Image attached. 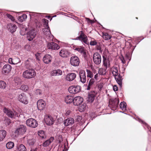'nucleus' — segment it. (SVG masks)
Returning <instances> with one entry per match:
<instances>
[{"mask_svg":"<svg viewBox=\"0 0 151 151\" xmlns=\"http://www.w3.org/2000/svg\"><path fill=\"white\" fill-rule=\"evenodd\" d=\"M81 89V87L80 86H72L68 88L69 92L71 93L75 94L79 92Z\"/></svg>","mask_w":151,"mask_h":151,"instance_id":"obj_9","label":"nucleus"},{"mask_svg":"<svg viewBox=\"0 0 151 151\" xmlns=\"http://www.w3.org/2000/svg\"><path fill=\"white\" fill-rule=\"evenodd\" d=\"M28 143L30 145H33L35 142L34 140L32 139V140H29L28 141Z\"/></svg>","mask_w":151,"mask_h":151,"instance_id":"obj_51","label":"nucleus"},{"mask_svg":"<svg viewBox=\"0 0 151 151\" xmlns=\"http://www.w3.org/2000/svg\"><path fill=\"white\" fill-rule=\"evenodd\" d=\"M36 73L32 69H29L24 71L23 73V77L26 78H32L35 76Z\"/></svg>","mask_w":151,"mask_h":151,"instance_id":"obj_2","label":"nucleus"},{"mask_svg":"<svg viewBox=\"0 0 151 151\" xmlns=\"http://www.w3.org/2000/svg\"><path fill=\"white\" fill-rule=\"evenodd\" d=\"M11 69L12 67L10 65L6 64L3 67L2 73L4 74L9 73L11 71Z\"/></svg>","mask_w":151,"mask_h":151,"instance_id":"obj_21","label":"nucleus"},{"mask_svg":"<svg viewBox=\"0 0 151 151\" xmlns=\"http://www.w3.org/2000/svg\"><path fill=\"white\" fill-rule=\"evenodd\" d=\"M43 60L44 63L48 64L51 62L52 57L49 55H46L43 57Z\"/></svg>","mask_w":151,"mask_h":151,"instance_id":"obj_28","label":"nucleus"},{"mask_svg":"<svg viewBox=\"0 0 151 151\" xmlns=\"http://www.w3.org/2000/svg\"><path fill=\"white\" fill-rule=\"evenodd\" d=\"M75 50L78 51L81 54L83 55L84 57L86 55V50L83 46H80L76 47Z\"/></svg>","mask_w":151,"mask_h":151,"instance_id":"obj_23","label":"nucleus"},{"mask_svg":"<svg viewBox=\"0 0 151 151\" xmlns=\"http://www.w3.org/2000/svg\"><path fill=\"white\" fill-rule=\"evenodd\" d=\"M54 140L53 137H50L49 139L45 141L43 144L42 146L46 147L49 145Z\"/></svg>","mask_w":151,"mask_h":151,"instance_id":"obj_30","label":"nucleus"},{"mask_svg":"<svg viewBox=\"0 0 151 151\" xmlns=\"http://www.w3.org/2000/svg\"><path fill=\"white\" fill-rule=\"evenodd\" d=\"M38 134L39 136L42 138H45V136L44 134V132L43 131L40 130L38 132Z\"/></svg>","mask_w":151,"mask_h":151,"instance_id":"obj_42","label":"nucleus"},{"mask_svg":"<svg viewBox=\"0 0 151 151\" xmlns=\"http://www.w3.org/2000/svg\"><path fill=\"white\" fill-rule=\"evenodd\" d=\"M93 60L94 63L98 65L101 62V57L100 55L98 52L95 53L93 56Z\"/></svg>","mask_w":151,"mask_h":151,"instance_id":"obj_8","label":"nucleus"},{"mask_svg":"<svg viewBox=\"0 0 151 151\" xmlns=\"http://www.w3.org/2000/svg\"><path fill=\"white\" fill-rule=\"evenodd\" d=\"M73 97L71 96H67L65 97V101L67 104H70L73 102Z\"/></svg>","mask_w":151,"mask_h":151,"instance_id":"obj_29","label":"nucleus"},{"mask_svg":"<svg viewBox=\"0 0 151 151\" xmlns=\"http://www.w3.org/2000/svg\"><path fill=\"white\" fill-rule=\"evenodd\" d=\"M113 89L115 91H116L118 90V88L117 86L116 85H114L113 86Z\"/></svg>","mask_w":151,"mask_h":151,"instance_id":"obj_57","label":"nucleus"},{"mask_svg":"<svg viewBox=\"0 0 151 151\" xmlns=\"http://www.w3.org/2000/svg\"><path fill=\"white\" fill-rule=\"evenodd\" d=\"M47 46L48 49L51 50H57L60 48L59 45L54 42L48 43L47 44Z\"/></svg>","mask_w":151,"mask_h":151,"instance_id":"obj_15","label":"nucleus"},{"mask_svg":"<svg viewBox=\"0 0 151 151\" xmlns=\"http://www.w3.org/2000/svg\"><path fill=\"white\" fill-rule=\"evenodd\" d=\"M121 60L122 61V62L123 64L125 63V61L123 57H122V58H121Z\"/></svg>","mask_w":151,"mask_h":151,"instance_id":"obj_60","label":"nucleus"},{"mask_svg":"<svg viewBox=\"0 0 151 151\" xmlns=\"http://www.w3.org/2000/svg\"><path fill=\"white\" fill-rule=\"evenodd\" d=\"M6 134V132L4 130H0V142L2 141L5 138Z\"/></svg>","mask_w":151,"mask_h":151,"instance_id":"obj_31","label":"nucleus"},{"mask_svg":"<svg viewBox=\"0 0 151 151\" xmlns=\"http://www.w3.org/2000/svg\"><path fill=\"white\" fill-rule=\"evenodd\" d=\"M102 66L107 69L110 68L111 60L108 57L103 56Z\"/></svg>","mask_w":151,"mask_h":151,"instance_id":"obj_11","label":"nucleus"},{"mask_svg":"<svg viewBox=\"0 0 151 151\" xmlns=\"http://www.w3.org/2000/svg\"><path fill=\"white\" fill-rule=\"evenodd\" d=\"M6 86V84L4 81H0V89H4L5 88Z\"/></svg>","mask_w":151,"mask_h":151,"instance_id":"obj_40","label":"nucleus"},{"mask_svg":"<svg viewBox=\"0 0 151 151\" xmlns=\"http://www.w3.org/2000/svg\"><path fill=\"white\" fill-rule=\"evenodd\" d=\"M86 104L84 103L79 106L78 107V109L80 111L82 112L86 109Z\"/></svg>","mask_w":151,"mask_h":151,"instance_id":"obj_37","label":"nucleus"},{"mask_svg":"<svg viewBox=\"0 0 151 151\" xmlns=\"http://www.w3.org/2000/svg\"><path fill=\"white\" fill-rule=\"evenodd\" d=\"M6 15L7 17L11 19L12 21H14L15 19L11 15L9 14H7Z\"/></svg>","mask_w":151,"mask_h":151,"instance_id":"obj_48","label":"nucleus"},{"mask_svg":"<svg viewBox=\"0 0 151 151\" xmlns=\"http://www.w3.org/2000/svg\"><path fill=\"white\" fill-rule=\"evenodd\" d=\"M18 100L20 102L25 104L28 103V99L26 95L24 93H22L18 96Z\"/></svg>","mask_w":151,"mask_h":151,"instance_id":"obj_6","label":"nucleus"},{"mask_svg":"<svg viewBox=\"0 0 151 151\" xmlns=\"http://www.w3.org/2000/svg\"><path fill=\"white\" fill-rule=\"evenodd\" d=\"M20 89L22 91L24 92H27L29 89V87L27 85H21Z\"/></svg>","mask_w":151,"mask_h":151,"instance_id":"obj_36","label":"nucleus"},{"mask_svg":"<svg viewBox=\"0 0 151 151\" xmlns=\"http://www.w3.org/2000/svg\"><path fill=\"white\" fill-rule=\"evenodd\" d=\"M27 15L25 14H22V16L18 17V20L21 22L25 21L27 18Z\"/></svg>","mask_w":151,"mask_h":151,"instance_id":"obj_34","label":"nucleus"},{"mask_svg":"<svg viewBox=\"0 0 151 151\" xmlns=\"http://www.w3.org/2000/svg\"><path fill=\"white\" fill-rule=\"evenodd\" d=\"M97 42L94 39H92L90 43V44L92 46H94L97 44Z\"/></svg>","mask_w":151,"mask_h":151,"instance_id":"obj_46","label":"nucleus"},{"mask_svg":"<svg viewBox=\"0 0 151 151\" xmlns=\"http://www.w3.org/2000/svg\"><path fill=\"white\" fill-rule=\"evenodd\" d=\"M99 75L98 73H96L95 76L94 77V78L95 80H98V77H99Z\"/></svg>","mask_w":151,"mask_h":151,"instance_id":"obj_56","label":"nucleus"},{"mask_svg":"<svg viewBox=\"0 0 151 151\" xmlns=\"http://www.w3.org/2000/svg\"><path fill=\"white\" fill-rule=\"evenodd\" d=\"M43 20L44 22V25H45V27L49 28V27L48 26V20L45 19Z\"/></svg>","mask_w":151,"mask_h":151,"instance_id":"obj_47","label":"nucleus"},{"mask_svg":"<svg viewBox=\"0 0 151 151\" xmlns=\"http://www.w3.org/2000/svg\"><path fill=\"white\" fill-rule=\"evenodd\" d=\"M70 63L72 65L75 67L78 66L80 63L79 59L76 56H72L70 58Z\"/></svg>","mask_w":151,"mask_h":151,"instance_id":"obj_4","label":"nucleus"},{"mask_svg":"<svg viewBox=\"0 0 151 151\" xmlns=\"http://www.w3.org/2000/svg\"><path fill=\"white\" fill-rule=\"evenodd\" d=\"M70 53L66 49H63L59 52V55L63 58H67L69 56Z\"/></svg>","mask_w":151,"mask_h":151,"instance_id":"obj_22","label":"nucleus"},{"mask_svg":"<svg viewBox=\"0 0 151 151\" xmlns=\"http://www.w3.org/2000/svg\"><path fill=\"white\" fill-rule=\"evenodd\" d=\"M4 113L9 117L11 118H15L16 116H17V113L14 111H11L6 108H4L3 110Z\"/></svg>","mask_w":151,"mask_h":151,"instance_id":"obj_5","label":"nucleus"},{"mask_svg":"<svg viewBox=\"0 0 151 151\" xmlns=\"http://www.w3.org/2000/svg\"><path fill=\"white\" fill-rule=\"evenodd\" d=\"M35 55L36 56V57L37 59V60H39V56H40L39 54L37 53V54H35Z\"/></svg>","mask_w":151,"mask_h":151,"instance_id":"obj_58","label":"nucleus"},{"mask_svg":"<svg viewBox=\"0 0 151 151\" xmlns=\"http://www.w3.org/2000/svg\"><path fill=\"white\" fill-rule=\"evenodd\" d=\"M76 119L78 122L80 121L82 119V117L80 115H77L76 116Z\"/></svg>","mask_w":151,"mask_h":151,"instance_id":"obj_49","label":"nucleus"},{"mask_svg":"<svg viewBox=\"0 0 151 151\" xmlns=\"http://www.w3.org/2000/svg\"><path fill=\"white\" fill-rule=\"evenodd\" d=\"M14 146V143L12 142H9L7 143L6 146L8 149H11Z\"/></svg>","mask_w":151,"mask_h":151,"instance_id":"obj_38","label":"nucleus"},{"mask_svg":"<svg viewBox=\"0 0 151 151\" xmlns=\"http://www.w3.org/2000/svg\"><path fill=\"white\" fill-rule=\"evenodd\" d=\"M58 140L59 143H60L63 141V138L62 135H59L58 136Z\"/></svg>","mask_w":151,"mask_h":151,"instance_id":"obj_53","label":"nucleus"},{"mask_svg":"<svg viewBox=\"0 0 151 151\" xmlns=\"http://www.w3.org/2000/svg\"><path fill=\"white\" fill-rule=\"evenodd\" d=\"M13 58L12 59L11 58H9L8 60V62L9 63L12 64H13Z\"/></svg>","mask_w":151,"mask_h":151,"instance_id":"obj_55","label":"nucleus"},{"mask_svg":"<svg viewBox=\"0 0 151 151\" xmlns=\"http://www.w3.org/2000/svg\"><path fill=\"white\" fill-rule=\"evenodd\" d=\"M139 122H141L144 125H145L148 128V129H149V126L148 125L145 123V122H144L142 120L140 119H139Z\"/></svg>","mask_w":151,"mask_h":151,"instance_id":"obj_54","label":"nucleus"},{"mask_svg":"<svg viewBox=\"0 0 151 151\" xmlns=\"http://www.w3.org/2000/svg\"><path fill=\"white\" fill-rule=\"evenodd\" d=\"M70 113V111L69 110H68L65 113V115L66 116L68 115Z\"/></svg>","mask_w":151,"mask_h":151,"instance_id":"obj_62","label":"nucleus"},{"mask_svg":"<svg viewBox=\"0 0 151 151\" xmlns=\"http://www.w3.org/2000/svg\"><path fill=\"white\" fill-rule=\"evenodd\" d=\"M95 81V79L94 78H91L90 80V81L88 83L89 85L92 86L94 83Z\"/></svg>","mask_w":151,"mask_h":151,"instance_id":"obj_50","label":"nucleus"},{"mask_svg":"<svg viewBox=\"0 0 151 151\" xmlns=\"http://www.w3.org/2000/svg\"><path fill=\"white\" fill-rule=\"evenodd\" d=\"M103 37L106 40H107L110 39L111 36L106 32L103 33Z\"/></svg>","mask_w":151,"mask_h":151,"instance_id":"obj_39","label":"nucleus"},{"mask_svg":"<svg viewBox=\"0 0 151 151\" xmlns=\"http://www.w3.org/2000/svg\"><path fill=\"white\" fill-rule=\"evenodd\" d=\"M36 35V31L32 29L30 30L27 34V38L28 40H32L35 37Z\"/></svg>","mask_w":151,"mask_h":151,"instance_id":"obj_13","label":"nucleus"},{"mask_svg":"<svg viewBox=\"0 0 151 151\" xmlns=\"http://www.w3.org/2000/svg\"><path fill=\"white\" fill-rule=\"evenodd\" d=\"M4 122L6 125H8L11 123V121L10 119H9L8 118H6L4 120Z\"/></svg>","mask_w":151,"mask_h":151,"instance_id":"obj_44","label":"nucleus"},{"mask_svg":"<svg viewBox=\"0 0 151 151\" xmlns=\"http://www.w3.org/2000/svg\"><path fill=\"white\" fill-rule=\"evenodd\" d=\"M74 120L72 118H69L65 120L64 122V125L66 126L71 125L74 123Z\"/></svg>","mask_w":151,"mask_h":151,"instance_id":"obj_25","label":"nucleus"},{"mask_svg":"<svg viewBox=\"0 0 151 151\" xmlns=\"http://www.w3.org/2000/svg\"><path fill=\"white\" fill-rule=\"evenodd\" d=\"M37 105L39 110H42L45 107L46 103L43 100L40 99L37 101Z\"/></svg>","mask_w":151,"mask_h":151,"instance_id":"obj_17","label":"nucleus"},{"mask_svg":"<svg viewBox=\"0 0 151 151\" xmlns=\"http://www.w3.org/2000/svg\"><path fill=\"white\" fill-rule=\"evenodd\" d=\"M86 72H87V77L90 78H92L93 77V74L92 72L90 70L86 69Z\"/></svg>","mask_w":151,"mask_h":151,"instance_id":"obj_43","label":"nucleus"},{"mask_svg":"<svg viewBox=\"0 0 151 151\" xmlns=\"http://www.w3.org/2000/svg\"><path fill=\"white\" fill-rule=\"evenodd\" d=\"M103 86L102 84H100L98 86V87L99 89H101L103 87Z\"/></svg>","mask_w":151,"mask_h":151,"instance_id":"obj_63","label":"nucleus"},{"mask_svg":"<svg viewBox=\"0 0 151 151\" xmlns=\"http://www.w3.org/2000/svg\"><path fill=\"white\" fill-rule=\"evenodd\" d=\"M86 20H87V21L88 22H90L91 23L92 22V21L89 18H86Z\"/></svg>","mask_w":151,"mask_h":151,"instance_id":"obj_59","label":"nucleus"},{"mask_svg":"<svg viewBox=\"0 0 151 151\" xmlns=\"http://www.w3.org/2000/svg\"><path fill=\"white\" fill-rule=\"evenodd\" d=\"M26 127L23 125H20L16 129L15 133L19 135H22L26 131Z\"/></svg>","mask_w":151,"mask_h":151,"instance_id":"obj_7","label":"nucleus"},{"mask_svg":"<svg viewBox=\"0 0 151 151\" xmlns=\"http://www.w3.org/2000/svg\"><path fill=\"white\" fill-rule=\"evenodd\" d=\"M80 35L77 38L78 39L82 41L83 43L86 44H88V42L87 41V36L83 33L82 31L79 32Z\"/></svg>","mask_w":151,"mask_h":151,"instance_id":"obj_16","label":"nucleus"},{"mask_svg":"<svg viewBox=\"0 0 151 151\" xmlns=\"http://www.w3.org/2000/svg\"><path fill=\"white\" fill-rule=\"evenodd\" d=\"M76 77V73H68L66 75L65 79L68 81H71L74 80Z\"/></svg>","mask_w":151,"mask_h":151,"instance_id":"obj_20","label":"nucleus"},{"mask_svg":"<svg viewBox=\"0 0 151 151\" xmlns=\"http://www.w3.org/2000/svg\"><path fill=\"white\" fill-rule=\"evenodd\" d=\"M107 68L104 67L99 68L98 70L99 74L101 75H105L107 72Z\"/></svg>","mask_w":151,"mask_h":151,"instance_id":"obj_32","label":"nucleus"},{"mask_svg":"<svg viewBox=\"0 0 151 151\" xmlns=\"http://www.w3.org/2000/svg\"><path fill=\"white\" fill-rule=\"evenodd\" d=\"M26 124L28 126L34 128L36 127L38 124L37 121L33 118H30L27 120Z\"/></svg>","mask_w":151,"mask_h":151,"instance_id":"obj_3","label":"nucleus"},{"mask_svg":"<svg viewBox=\"0 0 151 151\" xmlns=\"http://www.w3.org/2000/svg\"><path fill=\"white\" fill-rule=\"evenodd\" d=\"M129 53H127L126 54V56L127 57V58H128V59L129 60H130L131 58L130 56H129Z\"/></svg>","mask_w":151,"mask_h":151,"instance_id":"obj_61","label":"nucleus"},{"mask_svg":"<svg viewBox=\"0 0 151 151\" xmlns=\"http://www.w3.org/2000/svg\"><path fill=\"white\" fill-rule=\"evenodd\" d=\"M15 81L16 83H17V84H20L21 83V80L18 78H16L15 79Z\"/></svg>","mask_w":151,"mask_h":151,"instance_id":"obj_52","label":"nucleus"},{"mask_svg":"<svg viewBox=\"0 0 151 151\" xmlns=\"http://www.w3.org/2000/svg\"><path fill=\"white\" fill-rule=\"evenodd\" d=\"M112 73L114 76L115 79L120 86H122V76L118 72L117 68L113 67L112 68Z\"/></svg>","mask_w":151,"mask_h":151,"instance_id":"obj_1","label":"nucleus"},{"mask_svg":"<svg viewBox=\"0 0 151 151\" xmlns=\"http://www.w3.org/2000/svg\"><path fill=\"white\" fill-rule=\"evenodd\" d=\"M43 32L46 37L47 38L48 40H52L53 36L51 33L50 28H45L43 29Z\"/></svg>","mask_w":151,"mask_h":151,"instance_id":"obj_12","label":"nucleus"},{"mask_svg":"<svg viewBox=\"0 0 151 151\" xmlns=\"http://www.w3.org/2000/svg\"><path fill=\"white\" fill-rule=\"evenodd\" d=\"M108 49L105 48V49L103 52V55H102L103 58V56H105L106 58H108L107 56V54H108Z\"/></svg>","mask_w":151,"mask_h":151,"instance_id":"obj_45","label":"nucleus"},{"mask_svg":"<svg viewBox=\"0 0 151 151\" xmlns=\"http://www.w3.org/2000/svg\"><path fill=\"white\" fill-rule=\"evenodd\" d=\"M50 74L52 76H59L62 75V72L60 69L55 70L52 71Z\"/></svg>","mask_w":151,"mask_h":151,"instance_id":"obj_24","label":"nucleus"},{"mask_svg":"<svg viewBox=\"0 0 151 151\" xmlns=\"http://www.w3.org/2000/svg\"><path fill=\"white\" fill-rule=\"evenodd\" d=\"M45 120L46 124L49 125H52L54 122V120L50 116H46L45 117Z\"/></svg>","mask_w":151,"mask_h":151,"instance_id":"obj_19","label":"nucleus"},{"mask_svg":"<svg viewBox=\"0 0 151 151\" xmlns=\"http://www.w3.org/2000/svg\"><path fill=\"white\" fill-rule=\"evenodd\" d=\"M97 50H99V52L100 53H102V50L101 49V48L100 47H99L97 49Z\"/></svg>","mask_w":151,"mask_h":151,"instance_id":"obj_64","label":"nucleus"},{"mask_svg":"<svg viewBox=\"0 0 151 151\" xmlns=\"http://www.w3.org/2000/svg\"><path fill=\"white\" fill-rule=\"evenodd\" d=\"M17 151H26L27 149L24 145L20 144L17 145Z\"/></svg>","mask_w":151,"mask_h":151,"instance_id":"obj_33","label":"nucleus"},{"mask_svg":"<svg viewBox=\"0 0 151 151\" xmlns=\"http://www.w3.org/2000/svg\"><path fill=\"white\" fill-rule=\"evenodd\" d=\"M79 75L80 77V81L82 83H85L86 81V76L85 71L81 69L79 71Z\"/></svg>","mask_w":151,"mask_h":151,"instance_id":"obj_10","label":"nucleus"},{"mask_svg":"<svg viewBox=\"0 0 151 151\" xmlns=\"http://www.w3.org/2000/svg\"><path fill=\"white\" fill-rule=\"evenodd\" d=\"M83 101V98L80 96L75 97L73 99V104L75 106L80 105Z\"/></svg>","mask_w":151,"mask_h":151,"instance_id":"obj_18","label":"nucleus"},{"mask_svg":"<svg viewBox=\"0 0 151 151\" xmlns=\"http://www.w3.org/2000/svg\"><path fill=\"white\" fill-rule=\"evenodd\" d=\"M96 94V92L93 91L89 94L88 98V101L89 102H92L94 101Z\"/></svg>","mask_w":151,"mask_h":151,"instance_id":"obj_26","label":"nucleus"},{"mask_svg":"<svg viewBox=\"0 0 151 151\" xmlns=\"http://www.w3.org/2000/svg\"><path fill=\"white\" fill-rule=\"evenodd\" d=\"M120 106L121 109L124 111L126 110L127 104L124 102H121L120 104Z\"/></svg>","mask_w":151,"mask_h":151,"instance_id":"obj_35","label":"nucleus"},{"mask_svg":"<svg viewBox=\"0 0 151 151\" xmlns=\"http://www.w3.org/2000/svg\"><path fill=\"white\" fill-rule=\"evenodd\" d=\"M119 102V101L117 99H111L109 101L111 107L113 109H116L118 107Z\"/></svg>","mask_w":151,"mask_h":151,"instance_id":"obj_14","label":"nucleus"},{"mask_svg":"<svg viewBox=\"0 0 151 151\" xmlns=\"http://www.w3.org/2000/svg\"><path fill=\"white\" fill-rule=\"evenodd\" d=\"M9 30L12 33H13L16 31L17 27L16 25L10 23L8 25Z\"/></svg>","mask_w":151,"mask_h":151,"instance_id":"obj_27","label":"nucleus"},{"mask_svg":"<svg viewBox=\"0 0 151 151\" xmlns=\"http://www.w3.org/2000/svg\"><path fill=\"white\" fill-rule=\"evenodd\" d=\"M13 65H15L20 62V59L18 58L15 57L13 58Z\"/></svg>","mask_w":151,"mask_h":151,"instance_id":"obj_41","label":"nucleus"}]
</instances>
